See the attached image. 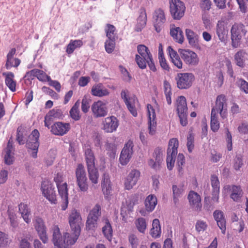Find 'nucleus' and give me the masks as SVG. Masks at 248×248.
Segmentation results:
<instances>
[{
  "mask_svg": "<svg viewBox=\"0 0 248 248\" xmlns=\"http://www.w3.org/2000/svg\"><path fill=\"white\" fill-rule=\"evenodd\" d=\"M25 134L24 128L21 126H18L16 131V140L20 145H23L26 142V147L31 156L33 158H36L37 157L40 145L39 140L40 133L38 130L34 129L29 136L27 140L24 137Z\"/></svg>",
  "mask_w": 248,
  "mask_h": 248,
  "instance_id": "f257e3e1",
  "label": "nucleus"
},
{
  "mask_svg": "<svg viewBox=\"0 0 248 248\" xmlns=\"http://www.w3.org/2000/svg\"><path fill=\"white\" fill-rule=\"evenodd\" d=\"M71 233L65 232L61 239L59 248H69L77 241L81 233L83 226L82 218H70L69 220Z\"/></svg>",
  "mask_w": 248,
  "mask_h": 248,
  "instance_id": "f03ea898",
  "label": "nucleus"
},
{
  "mask_svg": "<svg viewBox=\"0 0 248 248\" xmlns=\"http://www.w3.org/2000/svg\"><path fill=\"white\" fill-rule=\"evenodd\" d=\"M247 32L245 26L243 23H235L232 26L231 29V38L233 48L239 46L242 37L245 36Z\"/></svg>",
  "mask_w": 248,
  "mask_h": 248,
  "instance_id": "7ed1b4c3",
  "label": "nucleus"
},
{
  "mask_svg": "<svg viewBox=\"0 0 248 248\" xmlns=\"http://www.w3.org/2000/svg\"><path fill=\"white\" fill-rule=\"evenodd\" d=\"M178 145V140L176 138L170 139L169 142L166 162L167 168L170 170L174 167Z\"/></svg>",
  "mask_w": 248,
  "mask_h": 248,
  "instance_id": "20e7f679",
  "label": "nucleus"
},
{
  "mask_svg": "<svg viewBox=\"0 0 248 248\" xmlns=\"http://www.w3.org/2000/svg\"><path fill=\"white\" fill-rule=\"evenodd\" d=\"M170 11L172 18L175 20L180 19L184 15L186 7L180 0H170Z\"/></svg>",
  "mask_w": 248,
  "mask_h": 248,
  "instance_id": "39448f33",
  "label": "nucleus"
},
{
  "mask_svg": "<svg viewBox=\"0 0 248 248\" xmlns=\"http://www.w3.org/2000/svg\"><path fill=\"white\" fill-rule=\"evenodd\" d=\"M175 79L177 82V87L179 89H187L192 86L195 77L192 73H178Z\"/></svg>",
  "mask_w": 248,
  "mask_h": 248,
  "instance_id": "423d86ee",
  "label": "nucleus"
},
{
  "mask_svg": "<svg viewBox=\"0 0 248 248\" xmlns=\"http://www.w3.org/2000/svg\"><path fill=\"white\" fill-rule=\"evenodd\" d=\"M77 183L80 190L85 192L88 189L86 173L82 164H79L76 170Z\"/></svg>",
  "mask_w": 248,
  "mask_h": 248,
  "instance_id": "0eeeda50",
  "label": "nucleus"
},
{
  "mask_svg": "<svg viewBox=\"0 0 248 248\" xmlns=\"http://www.w3.org/2000/svg\"><path fill=\"white\" fill-rule=\"evenodd\" d=\"M138 52L139 54L136 55V61L139 67L142 69L146 68L145 63L143 60L151 57V54L148 48L143 45H139L137 47Z\"/></svg>",
  "mask_w": 248,
  "mask_h": 248,
  "instance_id": "6e6552de",
  "label": "nucleus"
},
{
  "mask_svg": "<svg viewBox=\"0 0 248 248\" xmlns=\"http://www.w3.org/2000/svg\"><path fill=\"white\" fill-rule=\"evenodd\" d=\"M227 100L224 94H220L217 96L216 100L215 106L212 109H215L217 113H219L220 117L225 119L227 116Z\"/></svg>",
  "mask_w": 248,
  "mask_h": 248,
  "instance_id": "1a4fd4ad",
  "label": "nucleus"
},
{
  "mask_svg": "<svg viewBox=\"0 0 248 248\" xmlns=\"http://www.w3.org/2000/svg\"><path fill=\"white\" fill-rule=\"evenodd\" d=\"M41 190L44 197L51 203H56V191L52 184L48 182H43L41 184Z\"/></svg>",
  "mask_w": 248,
  "mask_h": 248,
  "instance_id": "9d476101",
  "label": "nucleus"
},
{
  "mask_svg": "<svg viewBox=\"0 0 248 248\" xmlns=\"http://www.w3.org/2000/svg\"><path fill=\"white\" fill-rule=\"evenodd\" d=\"M178 52L184 62L191 66H195L199 62V58L196 53L189 49H179Z\"/></svg>",
  "mask_w": 248,
  "mask_h": 248,
  "instance_id": "9b49d317",
  "label": "nucleus"
},
{
  "mask_svg": "<svg viewBox=\"0 0 248 248\" xmlns=\"http://www.w3.org/2000/svg\"><path fill=\"white\" fill-rule=\"evenodd\" d=\"M134 144L131 140L126 143L122 149L120 156V162L122 165H126L130 161L133 153Z\"/></svg>",
  "mask_w": 248,
  "mask_h": 248,
  "instance_id": "f8f14e48",
  "label": "nucleus"
},
{
  "mask_svg": "<svg viewBox=\"0 0 248 248\" xmlns=\"http://www.w3.org/2000/svg\"><path fill=\"white\" fill-rule=\"evenodd\" d=\"M91 109L95 118L104 117L107 115L108 112L107 103L100 100L93 102Z\"/></svg>",
  "mask_w": 248,
  "mask_h": 248,
  "instance_id": "ddd939ff",
  "label": "nucleus"
},
{
  "mask_svg": "<svg viewBox=\"0 0 248 248\" xmlns=\"http://www.w3.org/2000/svg\"><path fill=\"white\" fill-rule=\"evenodd\" d=\"M153 18L155 30L157 32H160L166 20L164 11L160 8L155 10L153 14Z\"/></svg>",
  "mask_w": 248,
  "mask_h": 248,
  "instance_id": "4468645a",
  "label": "nucleus"
},
{
  "mask_svg": "<svg viewBox=\"0 0 248 248\" xmlns=\"http://www.w3.org/2000/svg\"><path fill=\"white\" fill-rule=\"evenodd\" d=\"M140 172L137 170H132L127 176L124 182V187L127 190L131 189L139 180Z\"/></svg>",
  "mask_w": 248,
  "mask_h": 248,
  "instance_id": "2eb2a0df",
  "label": "nucleus"
},
{
  "mask_svg": "<svg viewBox=\"0 0 248 248\" xmlns=\"http://www.w3.org/2000/svg\"><path fill=\"white\" fill-rule=\"evenodd\" d=\"M157 203V198L154 195H149L145 200V209H141L140 211L141 216H145L147 213L152 212Z\"/></svg>",
  "mask_w": 248,
  "mask_h": 248,
  "instance_id": "dca6fc26",
  "label": "nucleus"
},
{
  "mask_svg": "<svg viewBox=\"0 0 248 248\" xmlns=\"http://www.w3.org/2000/svg\"><path fill=\"white\" fill-rule=\"evenodd\" d=\"M103 129L107 133H112L116 130L119 121L114 116L108 117L103 121Z\"/></svg>",
  "mask_w": 248,
  "mask_h": 248,
  "instance_id": "f3484780",
  "label": "nucleus"
},
{
  "mask_svg": "<svg viewBox=\"0 0 248 248\" xmlns=\"http://www.w3.org/2000/svg\"><path fill=\"white\" fill-rule=\"evenodd\" d=\"M70 129L69 123L56 122L51 127V132L55 135L63 136Z\"/></svg>",
  "mask_w": 248,
  "mask_h": 248,
  "instance_id": "a211bd4d",
  "label": "nucleus"
},
{
  "mask_svg": "<svg viewBox=\"0 0 248 248\" xmlns=\"http://www.w3.org/2000/svg\"><path fill=\"white\" fill-rule=\"evenodd\" d=\"M248 62V53L244 49L238 51L234 55V63L238 67L244 68Z\"/></svg>",
  "mask_w": 248,
  "mask_h": 248,
  "instance_id": "6ab92c4d",
  "label": "nucleus"
},
{
  "mask_svg": "<svg viewBox=\"0 0 248 248\" xmlns=\"http://www.w3.org/2000/svg\"><path fill=\"white\" fill-rule=\"evenodd\" d=\"M57 187L59 195L63 201V203L62 204V210H65L67 208L68 204L67 185L66 183H63L62 184H57Z\"/></svg>",
  "mask_w": 248,
  "mask_h": 248,
  "instance_id": "aec40b11",
  "label": "nucleus"
},
{
  "mask_svg": "<svg viewBox=\"0 0 248 248\" xmlns=\"http://www.w3.org/2000/svg\"><path fill=\"white\" fill-rule=\"evenodd\" d=\"M34 226L41 240L45 244L47 243L48 237L46 234V228L42 218H37Z\"/></svg>",
  "mask_w": 248,
  "mask_h": 248,
  "instance_id": "412c9836",
  "label": "nucleus"
},
{
  "mask_svg": "<svg viewBox=\"0 0 248 248\" xmlns=\"http://www.w3.org/2000/svg\"><path fill=\"white\" fill-rule=\"evenodd\" d=\"M211 183L212 187V200L217 202L219 199L220 186L218 177L216 175H211Z\"/></svg>",
  "mask_w": 248,
  "mask_h": 248,
  "instance_id": "4be33fe9",
  "label": "nucleus"
},
{
  "mask_svg": "<svg viewBox=\"0 0 248 248\" xmlns=\"http://www.w3.org/2000/svg\"><path fill=\"white\" fill-rule=\"evenodd\" d=\"M148 114V124H149V134L151 135H154L155 133V125L154 124H156L155 122V110L153 108L152 105L148 104L147 105Z\"/></svg>",
  "mask_w": 248,
  "mask_h": 248,
  "instance_id": "5701e85b",
  "label": "nucleus"
},
{
  "mask_svg": "<svg viewBox=\"0 0 248 248\" xmlns=\"http://www.w3.org/2000/svg\"><path fill=\"white\" fill-rule=\"evenodd\" d=\"M216 34L219 40L225 43L227 40L228 30L226 29L224 24L222 21H218L216 28Z\"/></svg>",
  "mask_w": 248,
  "mask_h": 248,
  "instance_id": "b1692460",
  "label": "nucleus"
},
{
  "mask_svg": "<svg viewBox=\"0 0 248 248\" xmlns=\"http://www.w3.org/2000/svg\"><path fill=\"white\" fill-rule=\"evenodd\" d=\"M101 186L105 198H108L111 194L112 191L111 182L109 175L108 173H104L101 182Z\"/></svg>",
  "mask_w": 248,
  "mask_h": 248,
  "instance_id": "393cba45",
  "label": "nucleus"
},
{
  "mask_svg": "<svg viewBox=\"0 0 248 248\" xmlns=\"http://www.w3.org/2000/svg\"><path fill=\"white\" fill-rule=\"evenodd\" d=\"M187 198L191 206L197 210H200L202 207L201 198L197 192L190 191Z\"/></svg>",
  "mask_w": 248,
  "mask_h": 248,
  "instance_id": "a878e982",
  "label": "nucleus"
},
{
  "mask_svg": "<svg viewBox=\"0 0 248 248\" xmlns=\"http://www.w3.org/2000/svg\"><path fill=\"white\" fill-rule=\"evenodd\" d=\"M147 22V15L144 8L140 9V15L137 18V23L135 31L139 32L145 27Z\"/></svg>",
  "mask_w": 248,
  "mask_h": 248,
  "instance_id": "bb28decb",
  "label": "nucleus"
},
{
  "mask_svg": "<svg viewBox=\"0 0 248 248\" xmlns=\"http://www.w3.org/2000/svg\"><path fill=\"white\" fill-rule=\"evenodd\" d=\"M16 52V48H13L8 53L7 55V61L5 64V67L7 69H10L12 67H17L20 64V60L18 58H15L14 59V63L12 62V59L13 58V56L15 54Z\"/></svg>",
  "mask_w": 248,
  "mask_h": 248,
  "instance_id": "cd10ccee",
  "label": "nucleus"
},
{
  "mask_svg": "<svg viewBox=\"0 0 248 248\" xmlns=\"http://www.w3.org/2000/svg\"><path fill=\"white\" fill-rule=\"evenodd\" d=\"M167 49L171 62L178 68H182L183 63L177 52L170 46H168Z\"/></svg>",
  "mask_w": 248,
  "mask_h": 248,
  "instance_id": "c85d7f7f",
  "label": "nucleus"
},
{
  "mask_svg": "<svg viewBox=\"0 0 248 248\" xmlns=\"http://www.w3.org/2000/svg\"><path fill=\"white\" fill-rule=\"evenodd\" d=\"M2 75L5 77V84L9 89L13 92L16 90V81L14 80V74L11 72L3 73Z\"/></svg>",
  "mask_w": 248,
  "mask_h": 248,
  "instance_id": "c756f323",
  "label": "nucleus"
},
{
  "mask_svg": "<svg viewBox=\"0 0 248 248\" xmlns=\"http://www.w3.org/2000/svg\"><path fill=\"white\" fill-rule=\"evenodd\" d=\"M186 35L190 46L197 47L198 46V34L190 29L186 30Z\"/></svg>",
  "mask_w": 248,
  "mask_h": 248,
  "instance_id": "7c9ffc66",
  "label": "nucleus"
},
{
  "mask_svg": "<svg viewBox=\"0 0 248 248\" xmlns=\"http://www.w3.org/2000/svg\"><path fill=\"white\" fill-rule=\"evenodd\" d=\"M170 34L173 39L180 44L184 42L183 32L179 27L172 28L170 30Z\"/></svg>",
  "mask_w": 248,
  "mask_h": 248,
  "instance_id": "2f4dec72",
  "label": "nucleus"
},
{
  "mask_svg": "<svg viewBox=\"0 0 248 248\" xmlns=\"http://www.w3.org/2000/svg\"><path fill=\"white\" fill-rule=\"evenodd\" d=\"M92 94L93 96L102 97L108 95L109 92L103 86L102 84H99L92 87Z\"/></svg>",
  "mask_w": 248,
  "mask_h": 248,
  "instance_id": "473e14b6",
  "label": "nucleus"
},
{
  "mask_svg": "<svg viewBox=\"0 0 248 248\" xmlns=\"http://www.w3.org/2000/svg\"><path fill=\"white\" fill-rule=\"evenodd\" d=\"M161 233L160 222L157 218H155L153 221L152 228L150 230V234L152 237L157 238L160 237Z\"/></svg>",
  "mask_w": 248,
  "mask_h": 248,
  "instance_id": "72a5a7b5",
  "label": "nucleus"
},
{
  "mask_svg": "<svg viewBox=\"0 0 248 248\" xmlns=\"http://www.w3.org/2000/svg\"><path fill=\"white\" fill-rule=\"evenodd\" d=\"M177 114L187 112L186 98L184 96H179L176 100Z\"/></svg>",
  "mask_w": 248,
  "mask_h": 248,
  "instance_id": "f704fd0d",
  "label": "nucleus"
},
{
  "mask_svg": "<svg viewBox=\"0 0 248 248\" xmlns=\"http://www.w3.org/2000/svg\"><path fill=\"white\" fill-rule=\"evenodd\" d=\"M210 126L211 130L214 132H217L220 127L217 114L215 109H212L211 110Z\"/></svg>",
  "mask_w": 248,
  "mask_h": 248,
  "instance_id": "c9c22d12",
  "label": "nucleus"
},
{
  "mask_svg": "<svg viewBox=\"0 0 248 248\" xmlns=\"http://www.w3.org/2000/svg\"><path fill=\"white\" fill-rule=\"evenodd\" d=\"M53 242L55 248H59L61 239H62L60 229L57 225H54L52 227Z\"/></svg>",
  "mask_w": 248,
  "mask_h": 248,
  "instance_id": "e433bc0d",
  "label": "nucleus"
},
{
  "mask_svg": "<svg viewBox=\"0 0 248 248\" xmlns=\"http://www.w3.org/2000/svg\"><path fill=\"white\" fill-rule=\"evenodd\" d=\"M80 105V102L78 100L71 108L69 113L71 117L76 121H78L81 117L79 114V107Z\"/></svg>",
  "mask_w": 248,
  "mask_h": 248,
  "instance_id": "4c0bfd02",
  "label": "nucleus"
},
{
  "mask_svg": "<svg viewBox=\"0 0 248 248\" xmlns=\"http://www.w3.org/2000/svg\"><path fill=\"white\" fill-rule=\"evenodd\" d=\"M242 190L240 186L233 185L232 186L230 197L235 202H238L242 196Z\"/></svg>",
  "mask_w": 248,
  "mask_h": 248,
  "instance_id": "58836bf2",
  "label": "nucleus"
},
{
  "mask_svg": "<svg viewBox=\"0 0 248 248\" xmlns=\"http://www.w3.org/2000/svg\"><path fill=\"white\" fill-rule=\"evenodd\" d=\"M85 155L87 167H93L94 165V156L93 153L90 148L85 150Z\"/></svg>",
  "mask_w": 248,
  "mask_h": 248,
  "instance_id": "ea45409f",
  "label": "nucleus"
},
{
  "mask_svg": "<svg viewBox=\"0 0 248 248\" xmlns=\"http://www.w3.org/2000/svg\"><path fill=\"white\" fill-rule=\"evenodd\" d=\"M134 223L139 232L143 234L145 233L147 222L144 218H138L135 221Z\"/></svg>",
  "mask_w": 248,
  "mask_h": 248,
  "instance_id": "a19ab883",
  "label": "nucleus"
},
{
  "mask_svg": "<svg viewBox=\"0 0 248 248\" xmlns=\"http://www.w3.org/2000/svg\"><path fill=\"white\" fill-rule=\"evenodd\" d=\"M90 180L93 184L98 183V172L95 166L87 167Z\"/></svg>",
  "mask_w": 248,
  "mask_h": 248,
  "instance_id": "79ce46f5",
  "label": "nucleus"
},
{
  "mask_svg": "<svg viewBox=\"0 0 248 248\" xmlns=\"http://www.w3.org/2000/svg\"><path fill=\"white\" fill-rule=\"evenodd\" d=\"M102 232L105 237L110 241L112 236V229L108 219L106 220V224L102 228Z\"/></svg>",
  "mask_w": 248,
  "mask_h": 248,
  "instance_id": "37998d69",
  "label": "nucleus"
},
{
  "mask_svg": "<svg viewBox=\"0 0 248 248\" xmlns=\"http://www.w3.org/2000/svg\"><path fill=\"white\" fill-rule=\"evenodd\" d=\"M82 44V41L80 40L71 41L67 46L66 52L68 54L72 53L77 47L81 46Z\"/></svg>",
  "mask_w": 248,
  "mask_h": 248,
  "instance_id": "c03bdc74",
  "label": "nucleus"
},
{
  "mask_svg": "<svg viewBox=\"0 0 248 248\" xmlns=\"http://www.w3.org/2000/svg\"><path fill=\"white\" fill-rule=\"evenodd\" d=\"M185 164V157L183 154L179 153L177 156L176 162V166L179 173L183 174Z\"/></svg>",
  "mask_w": 248,
  "mask_h": 248,
  "instance_id": "a18cd8bd",
  "label": "nucleus"
},
{
  "mask_svg": "<svg viewBox=\"0 0 248 248\" xmlns=\"http://www.w3.org/2000/svg\"><path fill=\"white\" fill-rule=\"evenodd\" d=\"M18 209L22 217H28L31 215V210L28 205L24 203H20L18 205Z\"/></svg>",
  "mask_w": 248,
  "mask_h": 248,
  "instance_id": "49530a36",
  "label": "nucleus"
},
{
  "mask_svg": "<svg viewBox=\"0 0 248 248\" xmlns=\"http://www.w3.org/2000/svg\"><path fill=\"white\" fill-rule=\"evenodd\" d=\"M49 117V119L53 118L62 119L63 116L62 111L60 109H53L49 111L47 114Z\"/></svg>",
  "mask_w": 248,
  "mask_h": 248,
  "instance_id": "de8ad7c7",
  "label": "nucleus"
},
{
  "mask_svg": "<svg viewBox=\"0 0 248 248\" xmlns=\"http://www.w3.org/2000/svg\"><path fill=\"white\" fill-rule=\"evenodd\" d=\"M115 38H108L105 43L106 51L108 53H111L114 50L115 46Z\"/></svg>",
  "mask_w": 248,
  "mask_h": 248,
  "instance_id": "09e8293b",
  "label": "nucleus"
},
{
  "mask_svg": "<svg viewBox=\"0 0 248 248\" xmlns=\"http://www.w3.org/2000/svg\"><path fill=\"white\" fill-rule=\"evenodd\" d=\"M158 59L160 65L163 69L169 71L170 67L167 62L166 59L164 56L163 52L159 50L158 52Z\"/></svg>",
  "mask_w": 248,
  "mask_h": 248,
  "instance_id": "8fccbe9b",
  "label": "nucleus"
},
{
  "mask_svg": "<svg viewBox=\"0 0 248 248\" xmlns=\"http://www.w3.org/2000/svg\"><path fill=\"white\" fill-rule=\"evenodd\" d=\"M10 241L8 235L0 231V248L6 247Z\"/></svg>",
  "mask_w": 248,
  "mask_h": 248,
  "instance_id": "3c124183",
  "label": "nucleus"
},
{
  "mask_svg": "<svg viewBox=\"0 0 248 248\" xmlns=\"http://www.w3.org/2000/svg\"><path fill=\"white\" fill-rule=\"evenodd\" d=\"M13 150L10 149H5L4 152L5 154L4 155V162L7 165H10L13 164L14 161V156L12 155Z\"/></svg>",
  "mask_w": 248,
  "mask_h": 248,
  "instance_id": "603ef678",
  "label": "nucleus"
},
{
  "mask_svg": "<svg viewBox=\"0 0 248 248\" xmlns=\"http://www.w3.org/2000/svg\"><path fill=\"white\" fill-rule=\"evenodd\" d=\"M101 215V207L99 204L95 205L90 211L88 217H99Z\"/></svg>",
  "mask_w": 248,
  "mask_h": 248,
  "instance_id": "864d4df0",
  "label": "nucleus"
},
{
  "mask_svg": "<svg viewBox=\"0 0 248 248\" xmlns=\"http://www.w3.org/2000/svg\"><path fill=\"white\" fill-rule=\"evenodd\" d=\"M97 220L96 218H87L86 221V229L88 230H93L97 226Z\"/></svg>",
  "mask_w": 248,
  "mask_h": 248,
  "instance_id": "5fc2aeb1",
  "label": "nucleus"
},
{
  "mask_svg": "<svg viewBox=\"0 0 248 248\" xmlns=\"http://www.w3.org/2000/svg\"><path fill=\"white\" fill-rule=\"evenodd\" d=\"M107 28L105 29L106 35L108 38H115V31H116L115 27L111 24H107Z\"/></svg>",
  "mask_w": 248,
  "mask_h": 248,
  "instance_id": "6e6d98bb",
  "label": "nucleus"
},
{
  "mask_svg": "<svg viewBox=\"0 0 248 248\" xmlns=\"http://www.w3.org/2000/svg\"><path fill=\"white\" fill-rule=\"evenodd\" d=\"M194 136L192 133H189L187 138L186 146L188 151L191 153L194 147Z\"/></svg>",
  "mask_w": 248,
  "mask_h": 248,
  "instance_id": "4d7b16f0",
  "label": "nucleus"
},
{
  "mask_svg": "<svg viewBox=\"0 0 248 248\" xmlns=\"http://www.w3.org/2000/svg\"><path fill=\"white\" fill-rule=\"evenodd\" d=\"M243 159L242 157L240 155H236L233 159V168L237 170H239L240 168L242 166Z\"/></svg>",
  "mask_w": 248,
  "mask_h": 248,
  "instance_id": "13d9d810",
  "label": "nucleus"
},
{
  "mask_svg": "<svg viewBox=\"0 0 248 248\" xmlns=\"http://www.w3.org/2000/svg\"><path fill=\"white\" fill-rule=\"evenodd\" d=\"M237 84L242 91L246 93H248V82L244 79L241 78L238 79Z\"/></svg>",
  "mask_w": 248,
  "mask_h": 248,
  "instance_id": "bf43d9fd",
  "label": "nucleus"
},
{
  "mask_svg": "<svg viewBox=\"0 0 248 248\" xmlns=\"http://www.w3.org/2000/svg\"><path fill=\"white\" fill-rule=\"evenodd\" d=\"M217 224L223 234H225L226 229V221L225 218H216Z\"/></svg>",
  "mask_w": 248,
  "mask_h": 248,
  "instance_id": "052dcab7",
  "label": "nucleus"
},
{
  "mask_svg": "<svg viewBox=\"0 0 248 248\" xmlns=\"http://www.w3.org/2000/svg\"><path fill=\"white\" fill-rule=\"evenodd\" d=\"M90 100L86 96H84L81 102V110L83 112L86 113L88 112L90 106Z\"/></svg>",
  "mask_w": 248,
  "mask_h": 248,
  "instance_id": "680f3d73",
  "label": "nucleus"
},
{
  "mask_svg": "<svg viewBox=\"0 0 248 248\" xmlns=\"http://www.w3.org/2000/svg\"><path fill=\"white\" fill-rule=\"evenodd\" d=\"M34 69L35 73V74H34L35 77H36L40 81H45L46 76V73L41 70L38 69Z\"/></svg>",
  "mask_w": 248,
  "mask_h": 248,
  "instance_id": "e2e57ef3",
  "label": "nucleus"
},
{
  "mask_svg": "<svg viewBox=\"0 0 248 248\" xmlns=\"http://www.w3.org/2000/svg\"><path fill=\"white\" fill-rule=\"evenodd\" d=\"M207 227L205 222L202 220H198L196 224V230L198 232L204 231Z\"/></svg>",
  "mask_w": 248,
  "mask_h": 248,
  "instance_id": "0e129e2a",
  "label": "nucleus"
},
{
  "mask_svg": "<svg viewBox=\"0 0 248 248\" xmlns=\"http://www.w3.org/2000/svg\"><path fill=\"white\" fill-rule=\"evenodd\" d=\"M143 60L145 63V65L146 66V64H148V65L151 70L153 72H155L156 71V69L152 58V55H151V57H149V58H147Z\"/></svg>",
  "mask_w": 248,
  "mask_h": 248,
  "instance_id": "69168bd1",
  "label": "nucleus"
},
{
  "mask_svg": "<svg viewBox=\"0 0 248 248\" xmlns=\"http://www.w3.org/2000/svg\"><path fill=\"white\" fill-rule=\"evenodd\" d=\"M172 189L173 196L180 197L183 194L184 190L182 186L173 185Z\"/></svg>",
  "mask_w": 248,
  "mask_h": 248,
  "instance_id": "338daca9",
  "label": "nucleus"
},
{
  "mask_svg": "<svg viewBox=\"0 0 248 248\" xmlns=\"http://www.w3.org/2000/svg\"><path fill=\"white\" fill-rule=\"evenodd\" d=\"M178 115L180 119V122L181 124L183 126H186V124H187V112L178 113Z\"/></svg>",
  "mask_w": 248,
  "mask_h": 248,
  "instance_id": "774afa93",
  "label": "nucleus"
}]
</instances>
